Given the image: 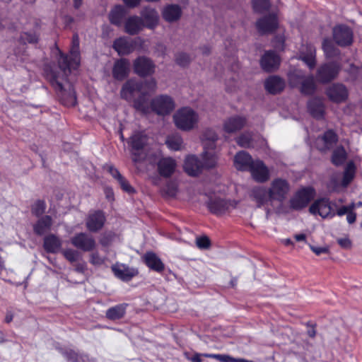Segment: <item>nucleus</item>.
Instances as JSON below:
<instances>
[{
    "instance_id": "1",
    "label": "nucleus",
    "mask_w": 362,
    "mask_h": 362,
    "mask_svg": "<svg viewBox=\"0 0 362 362\" xmlns=\"http://www.w3.org/2000/svg\"><path fill=\"white\" fill-rule=\"evenodd\" d=\"M204 136L209 142L204 143L203 162H200L195 156H188L185 160L184 170L190 176L198 175L203 167L211 168L216 165L218 157L214 151V141L217 139V135L213 130L209 129L205 132Z\"/></svg>"
},
{
    "instance_id": "2",
    "label": "nucleus",
    "mask_w": 362,
    "mask_h": 362,
    "mask_svg": "<svg viewBox=\"0 0 362 362\" xmlns=\"http://www.w3.org/2000/svg\"><path fill=\"white\" fill-rule=\"evenodd\" d=\"M198 113L189 107H182L173 115V122L176 127L182 131L189 132L195 129L199 123Z\"/></svg>"
},
{
    "instance_id": "3",
    "label": "nucleus",
    "mask_w": 362,
    "mask_h": 362,
    "mask_svg": "<svg viewBox=\"0 0 362 362\" xmlns=\"http://www.w3.org/2000/svg\"><path fill=\"white\" fill-rule=\"evenodd\" d=\"M50 83L57 92L62 103L67 107L74 106L76 103V93L72 84L67 81H63L57 75H52Z\"/></svg>"
},
{
    "instance_id": "4",
    "label": "nucleus",
    "mask_w": 362,
    "mask_h": 362,
    "mask_svg": "<svg viewBox=\"0 0 362 362\" xmlns=\"http://www.w3.org/2000/svg\"><path fill=\"white\" fill-rule=\"evenodd\" d=\"M80 64L79 54V40L78 36H74L72 41V47L70 50L69 56L65 57L61 55L59 59V66L66 77L68 73L73 69H76Z\"/></svg>"
},
{
    "instance_id": "5",
    "label": "nucleus",
    "mask_w": 362,
    "mask_h": 362,
    "mask_svg": "<svg viewBox=\"0 0 362 362\" xmlns=\"http://www.w3.org/2000/svg\"><path fill=\"white\" fill-rule=\"evenodd\" d=\"M314 197L313 188L310 187L301 188L290 199V206L293 209L300 210L305 207Z\"/></svg>"
},
{
    "instance_id": "6",
    "label": "nucleus",
    "mask_w": 362,
    "mask_h": 362,
    "mask_svg": "<svg viewBox=\"0 0 362 362\" xmlns=\"http://www.w3.org/2000/svg\"><path fill=\"white\" fill-rule=\"evenodd\" d=\"M288 78L291 84L293 86L301 84L300 91L305 95L314 93L316 88L314 78L313 76L303 77L299 71L290 73Z\"/></svg>"
},
{
    "instance_id": "7",
    "label": "nucleus",
    "mask_w": 362,
    "mask_h": 362,
    "mask_svg": "<svg viewBox=\"0 0 362 362\" xmlns=\"http://www.w3.org/2000/svg\"><path fill=\"white\" fill-rule=\"evenodd\" d=\"M290 190L288 182L281 178L274 179L269 188L270 199L272 201L282 202Z\"/></svg>"
},
{
    "instance_id": "8",
    "label": "nucleus",
    "mask_w": 362,
    "mask_h": 362,
    "mask_svg": "<svg viewBox=\"0 0 362 362\" xmlns=\"http://www.w3.org/2000/svg\"><path fill=\"white\" fill-rule=\"evenodd\" d=\"M237 204L235 201L227 200L220 197L214 196L209 198L207 206L211 212L219 215L235 208Z\"/></svg>"
},
{
    "instance_id": "9",
    "label": "nucleus",
    "mask_w": 362,
    "mask_h": 362,
    "mask_svg": "<svg viewBox=\"0 0 362 362\" xmlns=\"http://www.w3.org/2000/svg\"><path fill=\"white\" fill-rule=\"evenodd\" d=\"M309 211L313 215H319L323 218H332L335 215L330 202L325 198L315 201L310 206Z\"/></svg>"
},
{
    "instance_id": "10",
    "label": "nucleus",
    "mask_w": 362,
    "mask_h": 362,
    "mask_svg": "<svg viewBox=\"0 0 362 362\" xmlns=\"http://www.w3.org/2000/svg\"><path fill=\"white\" fill-rule=\"evenodd\" d=\"M129 144L134 151H148L153 139L143 132H136L129 138Z\"/></svg>"
},
{
    "instance_id": "11",
    "label": "nucleus",
    "mask_w": 362,
    "mask_h": 362,
    "mask_svg": "<svg viewBox=\"0 0 362 362\" xmlns=\"http://www.w3.org/2000/svg\"><path fill=\"white\" fill-rule=\"evenodd\" d=\"M71 243L76 248L85 252L91 251L95 247L94 238L86 233H79L75 235L71 238Z\"/></svg>"
},
{
    "instance_id": "12",
    "label": "nucleus",
    "mask_w": 362,
    "mask_h": 362,
    "mask_svg": "<svg viewBox=\"0 0 362 362\" xmlns=\"http://www.w3.org/2000/svg\"><path fill=\"white\" fill-rule=\"evenodd\" d=\"M248 170L253 179L258 182H264L269 178V170L262 160H255Z\"/></svg>"
},
{
    "instance_id": "13",
    "label": "nucleus",
    "mask_w": 362,
    "mask_h": 362,
    "mask_svg": "<svg viewBox=\"0 0 362 362\" xmlns=\"http://www.w3.org/2000/svg\"><path fill=\"white\" fill-rule=\"evenodd\" d=\"M134 158H132L134 163L141 162L142 160H145L147 164V173L148 178L151 180V182L154 185H158V178L157 176V173L158 172V158L156 156L154 158H139L137 157L136 153H134Z\"/></svg>"
},
{
    "instance_id": "14",
    "label": "nucleus",
    "mask_w": 362,
    "mask_h": 362,
    "mask_svg": "<svg viewBox=\"0 0 362 362\" xmlns=\"http://www.w3.org/2000/svg\"><path fill=\"white\" fill-rule=\"evenodd\" d=\"M105 220V214L102 211L90 212L86 221V228L91 232H97L103 227Z\"/></svg>"
},
{
    "instance_id": "15",
    "label": "nucleus",
    "mask_w": 362,
    "mask_h": 362,
    "mask_svg": "<svg viewBox=\"0 0 362 362\" xmlns=\"http://www.w3.org/2000/svg\"><path fill=\"white\" fill-rule=\"evenodd\" d=\"M333 37L337 44L346 46L352 42L353 33L347 26L338 25L333 30Z\"/></svg>"
},
{
    "instance_id": "16",
    "label": "nucleus",
    "mask_w": 362,
    "mask_h": 362,
    "mask_svg": "<svg viewBox=\"0 0 362 362\" xmlns=\"http://www.w3.org/2000/svg\"><path fill=\"white\" fill-rule=\"evenodd\" d=\"M339 71V66L337 64H326L318 69L317 76L321 82L326 83L334 79Z\"/></svg>"
},
{
    "instance_id": "17",
    "label": "nucleus",
    "mask_w": 362,
    "mask_h": 362,
    "mask_svg": "<svg viewBox=\"0 0 362 362\" xmlns=\"http://www.w3.org/2000/svg\"><path fill=\"white\" fill-rule=\"evenodd\" d=\"M153 69L154 66L148 58L141 57L134 62V72L140 76L151 74Z\"/></svg>"
},
{
    "instance_id": "18",
    "label": "nucleus",
    "mask_w": 362,
    "mask_h": 362,
    "mask_svg": "<svg viewBox=\"0 0 362 362\" xmlns=\"http://www.w3.org/2000/svg\"><path fill=\"white\" fill-rule=\"evenodd\" d=\"M134 105L136 109L144 113L147 114L153 112L158 115V102L156 99L149 100L146 99L145 95H142L134 101Z\"/></svg>"
},
{
    "instance_id": "19",
    "label": "nucleus",
    "mask_w": 362,
    "mask_h": 362,
    "mask_svg": "<svg viewBox=\"0 0 362 362\" xmlns=\"http://www.w3.org/2000/svg\"><path fill=\"white\" fill-rule=\"evenodd\" d=\"M247 124L245 117L235 115L227 118L223 123V129L228 133H234L242 129Z\"/></svg>"
},
{
    "instance_id": "20",
    "label": "nucleus",
    "mask_w": 362,
    "mask_h": 362,
    "mask_svg": "<svg viewBox=\"0 0 362 362\" xmlns=\"http://www.w3.org/2000/svg\"><path fill=\"white\" fill-rule=\"evenodd\" d=\"M337 135L332 130L327 131L321 137H318L315 141V146L320 151H326L332 148L337 141Z\"/></svg>"
},
{
    "instance_id": "21",
    "label": "nucleus",
    "mask_w": 362,
    "mask_h": 362,
    "mask_svg": "<svg viewBox=\"0 0 362 362\" xmlns=\"http://www.w3.org/2000/svg\"><path fill=\"white\" fill-rule=\"evenodd\" d=\"M260 64L264 70L273 71L279 67L280 58L274 52L268 51L262 57Z\"/></svg>"
},
{
    "instance_id": "22",
    "label": "nucleus",
    "mask_w": 362,
    "mask_h": 362,
    "mask_svg": "<svg viewBox=\"0 0 362 362\" xmlns=\"http://www.w3.org/2000/svg\"><path fill=\"white\" fill-rule=\"evenodd\" d=\"M112 270L117 278L123 281H129L138 274V270L136 269L129 267L123 264H116L113 265Z\"/></svg>"
},
{
    "instance_id": "23",
    "label": "nucleus",
    "mask_w": 362,
    "mask_h": 362,
    "mask_svg": "<svg viewBox=\"0 0 362 362\" xmlns=\"http://www.w3.org/2000/svg\"><path fill=\"white\" fill-rule=\"evenodd\" d=\"M129 62L124 58L117 60L112 68V76L118 81L124 80L129 72Z\"/></svg>"
},
{
    "instance_id": "24",
    "label": "nucleus",
    "mask_w": 362,
    "mask_h": 362,
    "mask_svg": "<svg viewBox=\"0 0 362 362\" xmlns=\"http://www.w3.org/2000/svg\"><path fill=\"white\" fill-rule=\"evenodd\" d=\"M256 25L259 33H268L277 28L278 20L276 14H272L259 19Z\"/></svg>"
},
{
    "instance_id": "25",
    "label": "nucleus",
    "mask_w": 362,
    "mask_h": 362,
    "mask_svg": "<svg viewBox=\"0 0 362 362\" xmlns=\"http://www.w3.org/2000/svg\"><path fill=\"white\" fill-rule=\"evenodd\" d=\"M141 90V84L134 79L128 80L122 87L120 96L122 98L131 101L136 92Z\"/></svg>"
},
{
    "instance_id": "26",
    "label": "nucleus",
    "mask_w": 362,
    "mask_h": 362,
    "mask_svg": "<svg viewBox=\"0 0 362 362\" xmlns=\"http://www.w3.org/2000/svg\"><path fill=\"white\" fill-rule=\"evenodd\" d=\"M327 95L332 101L341 103L346 99L348 93L344 86L334 84L327 90Z\"/></svg>"
},
{
    "instance_id": "27",
    "label": "nucleus",
    "mask_w": 362,
    "mask_h": 362,
    "mask_svg": "<svg viewBox=\"0 0 362 362\" xmlns=\"http://www.w3.org/2000/svg\"><path fill=\"white\" fill-rule=\"evenodd\" d=\"M135 47L132 40L127 37H119L115 40L113 48L119 55L128 54L133 52Z\"/></svg>"
},
{
    "instance_id": "28",
    "label": "nucleus",
    "mask_w": 362,
    "mask_h": 362,
    "mask_svg": "<svg viewBox=\"0 0 362 362\" xmlns=\"http://www.w3.org/2000/svg\"><path fill=\"white\" fill-rule=\"evenodd\" d=\"M315 48L312 45H303L300 51L299 58L304 62L310 69L315 66Z\"/></svg>"
},
{
    "instance_id": "29",
    "label": "nucleus",
    "mask_w": 362,
    "mask_h": 362,
    "mask_svg": "<svg viewBox=\"0 0 362 362\" xmlns=\"http://www.w3.org/2000/svg\"><path fill=\"white\" fill-rule=\"evenodd\" d=\"M254 161L250 155L243 151L238 153L234 158L235 167L243 171L249 170Z\"/></svg>"
},
{
    "instance_id": "30",
    "label": "nucleus",
    "mask_w": 362,
    "mask_h": 362,
    "mask_svg": "<svg viewBox=\"0 0 362 362\" xmlns=\"http://www.w3.org/2000/svg\"><path fill=\"white\" fill-rule=\"evenodd\" d=\"M250 197L255 200L259 206L272 202L269 189L263 187H254L250 192Z\"/></svg>"
},
{
    "instance_id": "31",
    "label": "nucleus",
    "mask_w": 362,
    "mask_h": 362,
    "mask_svg": "<svg viewBox=\"0 0 362 362\" xmlns=\"http://www.w3.org/2000/svg\"><path fill=\"white\" fill-rule=\"evenodd\" d=\"M308 110L310 115L317 119L322 118L325 113V105L321 98H314L308 103Z\"/></svg>"
},
{
    "instance_id": "32",
    "label": "nucleus",
    "mask_w": 362,
    "mask_h": 362,
    "mask_svg": "<svg viewBox=\"0 0 362 362\" xmlns=\"http://www.w3.org/2000/svg\"><path fill=\"white\" fill-rule=\"evenodd\" d=\"M52 223L53 221L50 216H43L33 225V230L37 235H42L51 229Z\"/></svg>"
},
{
    "instance_id": "33",
    "label": "nucleus",
    "mask_w": 362,
    "mask_h": 362,
    "mask_svg": "<svg viewBox=\"0 0 362 362\" xmlns=\"http://www.w3.org/2000/svg\"><path fill=\"white\" fill-rule=\"evenodd\" d=\"M62 245V240L54 234H50L44 238L43 247L47 252L57 253Z\"/></svg>"
},
{
    "instance_id": "34",
    "label": "nucleus",
    "mask_w": 362,
    "mask_h": 362,
    "mask_svg": "<svg viewBox=\"0 0 362 362\" xmlns=\"http://www.w3.org/2000/svg\"><path fill=\"white\" fill-rule=\"evenodd\" d=\"M182 15V8L179 5L170 4L164 8L163 16L168 22L177 21Z\"/></svg>"
},
{
    "instance_id": "35",
    "label": "nucleus",
    "mask_w": 362,
    "mask_h": 362,
    "mask_svg": "<svg viewBox=\"0 0 362 362\" xmlns=\"http://www.w3.org/2000/svg\"><path fill=\"white\" fill-rule=\"evenodd\" d=\"M176 165V161L173 158H160V175L170 176L174 173Z\"/></svg>"
},
{
    "instance_id": "36",
    "label": "nucleus",
    "mask_w": 362,
    "mask_h": 362,
    "mask_svg": "<svg viewBox=\"0 0 362 362\" xmlns=\"http://www.w3.org/2000/svg\"><path fill=\"white\" fill-rule=\"evenodd\" d=\"M264 85L268 92L274 94L283 90L284 82L278 76H271L266 80Z\"/></svg>"
},
{
    "instance_id": "37",
    "label": "nucleus",
    "mask_w": 362,
    "mask_h": 362,
    "mask_svg": "<svg viewBox=\"0 0 362 362\" xmlns=\"http://www.w3.org/2000/svg\"><path fill=\"white\" fill-rule=\"evenodd\" d=\"M143 27L141 19L137 16L129 18L125 23V31L130 35H135Z\"/></svg>"
},
{
    "instance_id": "38",
    "label": "nucleus",
    "mask_w": 362,
    "mask_h": 362,
    "mask_svg": "<svg viewBox=\"0 0 362 362\" xmlns=\"http://www.w3.org/2000/svg\"><path fill=\"white\" fill-rule=\"evenodd\" d=\"M356 170V166L353 162H349L346 165L343 173L342 180L340 182V186L346 187L352 182L355 177Z\"/></svg>"
},
{
    "instance_id": "39",
    "label": "nucleus",
    "mask_w": 362,
    "mask_h": 362,
    "mask_svg": "<svg viewBox=\"0 0 362 362\" xmlns=\"http://www.w3.org/2000/svg\"><path fill=\"white\" fill-rule=\"evenodd\" d=\"M141 15L147 27L153 28L156 25L158 17L155 9L146 7L142 11Z\"/></svg>"
},
{
    "instance_id": "40",
    "label": "nucleus",
    "mask_w": 362,
    "mask_h": 362,
    "mask_svg": "<svg viewBox=\"0 0 362 362\" xmlns=\"http://www.w3.org/2000/svg\"><path fill=\"white\" fill-rule=\"evenodd\" d=\"M126 308L127 304L124 303L112 307L106 311V317L111 320L121 319L125 314Z\"/></svg>"
},
{
    "instance_id": "41",
    "label": "nucleus",
    "mask_w": 362,
    "mask_h": 362,
    "mask_svg": "<svg viewBox=\"0 0 362 362\" xmlns=\"http://www.w3.org/2000/svg\"><path fill=\"white\" fill-rule=\"evenodd\" d=\"M174 108L175 103L170 97L160 95V115L169 114Z\"/></svg>"
},
{
    "instance_id": "42",
    "label": "nucleus",
    "mask_w": 362,
    "mask_h": 362,
    "mask_svg": "<svg viewBox=\"0 0 362 362\" xmlns=\"http://www.w3.org/2000/svg\"><path fill=\"white\" fill-rule=\"evenodd\" d=\"M165 144L170 150L179 151L183 146V140L181 136L175 134L168 136Z\"/></svg>"
},
{
    "instance_id": "43",
    "label": "nucleus",
    "mask_w": 362,
    "mask_h": 362,
    "mask_svg": "<svg viewBox=\"0 0 362 362\" xmlns=\"http://www.w3.org/2000/svg\"><path fill=\"white\" fill-rule=\"evenodd\" d=\"M142 259L151 269L158 272V257L156 253L147 252L142 256Z\"/></svg>"
},
{
    "instance_id": "44",
    "label": "nucleus",
    "mask_w": 362,
    "mask_h": 362,
    "mask_svg": "<svg viewBox=\"0 0 362 362\" xmlns=\"http://www.w3.org/2000/svg\"><path fill=\"white\" fill-rule=\"evenodd\" d=\"M124 16V8L122 6H115L110 13V22L115 25H119Z\"/></svg>"
},
{
    "instance_id": "45",
    "label": "nucleus",
    "mask_w": 362,
    "mask_h": 362,
    "mask_svg": "<svg viewBox=\"0 0 362 362\" xmlns=\"http://www.w3.org/2000/svg\"><path fill=\"white\" fill-rule=\"evenodd\" d=\"M346 158V153L344 148L339 147L336 148L332 154V160L336 165H341Z\"/></svg>"
},
{
    "instance_id": "46",
    "label": "nucleus",
    "mask_w": 362,
    "mask_h": 362,
    "mask_svg": "<svg viewBox=\"0 0 362 362\" xmlns=\"http://www.w3.org/2000/svg\"><path fill=\"white\" fill-rule=\"evenodd\" d=\"M322 49L327 58H332L338 54V49L334 47L331 40L328 39L324 40Z\"/></svg>"
},
{
    "instance_id": "47",
    "label": "nucleus",
    "mask_w": 362,
    "mask_h": 362,
    "mask_svg": "<svg viewBox=\"0 0 362 362\" xmlns=\"http://www.w3.org/2000/svg\"><path fill=\"white\" fill-rule=\"evenodd\" d=\"M236 141L240 146L243 148L254 147L252 134L248 132L241 134L237 138Z\"/></svg>"
},
{
    "instance_id": "48",
    "label": "nucleus",
    "mask_w": 362,
    "mask_h": 362,
    "mask_svg": "<svg viewBox=\"0 0 362 362\" xmlns=\"http://www.w3.org/2000/svg\"><path fill=\"white\" fill-rule=\"evenodd\" d=\"M46 209V204L42 200L36 201L31 207V212L35 216L39 217L41 216Z\"/></svg>"
},
{
    "instance_id": "49",
    "label": "nucleus",
    "mask_w": 362,
    "mask_h": 362,
    "mask_svg": "<svg viewBox=\"0 0 362 362\" xmlns=\"http://www.w3.org/2000/svg\"><path fill=\"white\" fill-rule=\"evenodd\" d=\"M252 6L256 12L262 13L269 8L270 3L269 0H253Z\"/></svg>"
},
{
    "instance_id": "50",
    "label": "nucleus",
    "mask_w": 362,
    "mask_h": 362,
    "mask_svg": "<svg viewBox=\"0 0 362 362\" xmlns=\"http://www.w3.org/2000/svg\"><path fill=\"white\" fill-rule=\"evenodd\" d=\"M21 40L24 43H35L38 40V36L34 32H24L21 35Z\"/></svg>"
},
{
    "instance_id": "51",
    "label": "nucleus",
    "mask_w": 362,
    "mask_h": 362,
    "mask_svg": "<svg viewBox=\"0 0 362 362\" xmlns=\"http://www.w3.org/2000/svg\"><path fill=\"white\" fill-rule=\"evenodd\" d=\"M66 358L71 362H86L88 357L86 355H78L74 351H69L66 353Z\"/></svg>"
},
{
    "instance_id": "52",
    "label": "nucleus",
    "mask_w": 362,
    "mask_h": 362,
    "mask_svg": "<svg viewBox=\"0 0 362 362\" xmlns=\"http://www.w3.org/2000/svg\"><path fill=\"white\" fill-rule=\"evenodd\" d=\"M206 358H215L221 362H235V358L226 354H204Z\"/></svg>"
},
{
    "instance_id": "53",
    "label": "nucleus",
    "mask_w": 362,
    "mask_h": 362,
    "mask_svg": "<svg viewBox=\"0 0 362 362\" xmlns=\"http://www.w3.org/2000/svg\"><path fill=\"white\" fill-rule=\"evenodd\" d=\"M190 61V57L186 53L180 52L177 54L175 56L176 63L181 66H185L188 65Z\"/></svg>"
},
{
    "instance_id": "54",
    "label": "nucleus",
    "mask_w": 362,
    "mask_h": 362,
    "mask_svg": "<svg viewBox=\"0 0 362 362\" xmlns=\"http://www.w3.org/2000/svg\"><path fill=\"white\" fill-rule=\"evenodd\" d=\"M196 245L199 249H208L210 246V240L206 236L197 237Z\"/></svg>"
},
{
    "instance_id": "55",
    "label": "nucleus",
    "mask_w": 362,
    "mask_h": 362,
    "mask_svg": "<svg viewBox=\"0 0 362 362\" xmlns=\"http://www.w3.org/2000/svg\"><path fill=\"white\" fill-rule=\"evenodd\" d=\"M121 188L126 192L131 194L134 192V188L130 185L129 182L122 176L117 180Z\"/></svg>"
},
{
    "instance_id": "56",
    "label": "nucleus",
    "mask_w": 362,
    "mask_h": 362,
    "mask_svg": "<svg viewBox=\"0 0 362 362\" xmlns=\"http://www.w3.org/2000/svg\"><path fill=\"white\" fill-rule=\"evenodd\" d=\"M65 258L71 262H74L78 259V252L72 249H67L63 251Z\"/></svg>"
},
{
    "instance_id": "57",
    "label": "nucleus",
    "mask_w": 362,
    "mask_h": 362,
    "mask_svg": "<svg viewBox=\"0 0 362 362\" xmlns=\"http://www.w3.org/2000/svg\"><path fill=\"white\" fill-rule=\"evenodd\" d=\"M90 262L95 266H100L105 262V258L100 256L98 252L90 255Z\"/></svg>"
},
{
    "instance_id": "58",
    "label": "nucleus",
    "mask_w": 362,
    "mask_h": 362,
    "mask_svg": "<svg viewBox=\"0 0 362 362\" xmlns=\"http://www.w3.org/2000/svg\"><path fill=\"white\" fill-rule=\"evenodd\" d=\"M311 250L317 255H320L322 254H327L329 252V249L327 247H320V246H313L310 245Z\"/></svg>"
},
{
    "instance_id": "59",
    "label": "nucleus",
    "mask_w": 362,
    "mask_h": 362,
    "mask_svg": "<svg viewBox=\"0 0 362 362\" xmlns=\"http://www.w3.org/2000/svg\"><path fill=\"white\" fill-rule=\"evenodd\" d=\"M107 168L108 172L111 174V175L117 180H118L119 179H120V177H122V175L119 173L118 170L115 168L114 166L107 165Z\"/></svg>"
},
{
    "instance_id": "60",
    "label": "nucleus",
    "mask_w": 362,
    "mask_h": 362,
    "mask_svg": "<svg viewBox=\"0 0 362 362\" xmlns=\"http://www.w3.org/2000/svg\"><path fill=\"white\" fill-rule=\"evenodd\" d=\"M284 38L282 36L276 37L274 42V47L276 49H283Z\"/></svg>"
},
{
    "instance_id": "61",
    "label": "nucleus",
    "mask_w": 362,
    "mask_h": 362,
    "mask_svg": "<svg viewBox=\"0 0 362 362\" xmlns=\"http://www.w3.org/2000/svg\"><path fill=\"white\" fill-rule=\"evenodd\" d=\"M337 243L344 248H349L351 246V241L348 238H342L337 240Z\"/></svg>"
},
{
    "instance_id": "62",
    "label": "nucleus",
    "mask_w": 362,
    "mask_h": 362,
    "mask_svg": "<svg viewBox=\"0 0 362 362\" xmlns=\"http://www.w3.org/2000/svg\"><path fill=\"white\" fill-rule=\"evenodd\" d=\"M353 207L352 206H344L341 208H339L337 211V214L338 216H343L344 214H347L351 210H352Z\"/></svg>"
},
{
    "instance_id": "63",
    "label": "nucleus",
    "mask_w": 362,
    "mask_h": 362,
    "mask_svg": "<svg viewBox=\"0 0 362 362\" xmlns=\"http://www.w3.org/2000/svg\"><path fill=\"white\" fill-rule=\"evenodd\" d=\"M177 187L174 183H173L170 184V186L168 187L167 190L165 191V193L168 196H174L175 195Z\"/></svg>"
},
{
    "instance_id": "64",
    "label": "nucleus",
    "mask_w": 362,
    "mask_h": 362,
    "mask_svg": "<svg viewBox=\"0 0 362 362\" xmlns=\"http://www.w3.org/2000/svg\"><path fill=\"white\" fill-rule=\"evenodd\" d=\"M105 194L106 197V199L110 202L114 201V192L112 189L110 188H105Z\"/></svg>"
}]
</instances>
